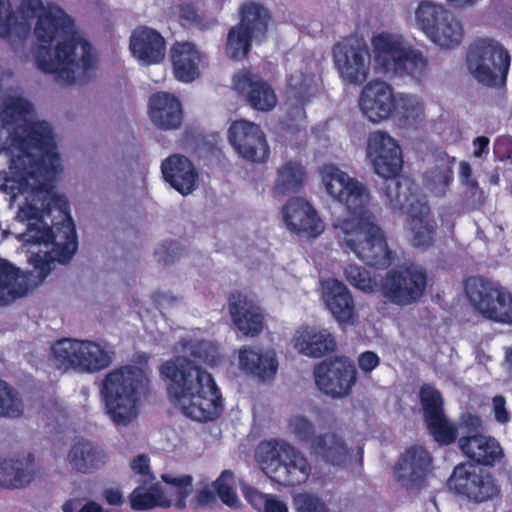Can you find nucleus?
<instances>
[{"label":"nucleus","mask_w":512,"mask_h":512,"mask_svg":"<svg viewBox=\"0 0 512 512\" xmlns=\"http://www.w3.org/2000/svg\"><path fill=\"white\" fill-rule=\"evenodd\" d=\"M379 363L378 355L372 351H365L358 357V366L365 373H370Z\"/></svg>","instance_id":"13d9d810"},{"label":"nucleus","mask_w":512,"mask_h":512,"mask_svg":"<svg viewBox=\"0 0 512 512\" xmlns=\"http://www.w3.org/2000/svg\"><path fill=\"white\" fill-rule=\"evenodd\" d=\"M288 85L289 92L301 102L308 100L317 90L315 77L307 65H301L289 75Z\"/></svg>","instance_id":"a18cd8bd"},{"label":"nucleus","mask_w":512,"mask_h":512,"mask_svg":"<svg viewBox=\"0 0 512 512\" xmlns=\"http://www.w3.org/2000/svg\"><path fill=\"white\" fill-rule=\"evenodd\" d=\"M459 180L462 186L467 185L469 182H477L472 178V168L466 161H462L459 164Z\"/></svg>","instance_id":"680f3d73"},{"label":"nucleus","mask_w":512,"mask_h":512,"mask_svg":"<svg viewBox=\"0 0 512 512\" xmlns=\"http://www.w3.org/2000/svg\"><path fill=\"white\" fill-rule=\"evenodd\" d=\"M233 483V473L229 470H225L210 486L204 485L199 489L196 496L197 504L201 507L210 505L215 502L216 495H218L226 505L237 507L238 498L233 490Z\"/></svg>","instance_id":"c9c22d12"},{"label":"nucleus","mask_w":512,"mask_h":512,"mask_svg":"<svg viewBox=\"0 0 512 512\" xmlns=\"http://www.w3.org/2000/svg\"><path fill=\"white\" fill-rule=\"evenodd\" d=\"M394 99L391 86L375 80L364 86L359 98V107L371 122L377 123L392 114Z\"/></svg>","instance_id":"aec40b11"},{"label":"nucleus","mask_w":512,"mask_h":512,"mask_svg":"<svg viewBox=\"0 0 512 512\" xmlns=\"http://www.w3.org/2000/svg\"><path fill=\"white\" fill-rule=\"evenodd\" d=\"M52 355L53 363L59 370L94 374L112 364L115 351L104 340L64 338L52 346Z\"/></svg>","instance_id":"6e6552de"},{"label":"nucleus","mask_w":512,"mask_h":512,"mask_svg":"<svg viewBox=\"0 0 512 512\" xmlns=\"http://www.w3.org/2000/svg\"><path fill=\"white\" fill-rule=\"evenodd\" d=\"M448 486L455 493L475 502L487 501L498 493L497 486L489 476L478 474L473 465L466 464L455 467Z\"/></svg>","instance_id":"6ab92c4d"},{"label":"nucleus","mask_w":512,"mask_h":512,"mask_svg":"<svg viewBox=\"0 0 512 512\" xmlns=\"http://www.w3.org/2000/svg\"><path fill=\"white\" fill-rule=\"evenodd\" d=\"M23 410L24 404L18 391L0 379V417L17 418Z\"/></svg>","instance_id":"49530a36"},{"label":"nucleus","mask_w":512,"mask_h":512,"mask_svg":"<svg viewBox=\"0 0 512 512\" xmlns=\"http://www.w3.org/2000/svg\"><path fill=\"white\" fill-rule=\"evenodd\" d=\"M347 281L365 293H372L377 288V282L370 273L356 265L348 266L345 271Z\"/></svg>","instance_id":"09e8293b"},{"label":"nucleus","mask_w":512,"mask_h":512,"mask_svg":"<svg viewBox=\"0 0 512 512\" xmlns=\"http://www.w3.org/2000/svg\"><path fill=\"white\" fill-rule=\"evenodd\" d=\"M489 145V139L485 136L477 137L474 140V146L476 147L474 150V156L475 157H481L485 150L488 148Z\"/></svg>","instance_id":"69168bd1"},{"label":"nucleus","mask_w":512,"mask_h":512,"mask_svg":"<svg viewBox=\"0 0 512 512\" xmlns=\"http://www.w3.org/2000/svg\"><path fill=\"white\" fill-rule=\"evenodd\" d=\"M39 11L33 30L39 43L34 53L37 67L67 85L92 79L97 70V57L74 19L59 5L44 4L41 0H21L18 6L20 15H34Z\"/></svg>","instance_id":"f03ea898"},{"label":"nucleus","mask_w":512,"mask_h":512,"mask_svg":"<svg viewBox=\"0 0 512 512\" xmlns=\"http://www.w3.org/2000/svg\"><path fill=\"white\" fill-rule=\"evenodd\" d=\"M391 115L401 127H414L423 120V101L416 95L396 94Z\"/></svg>","instance_id":"4c0bfd02"},{"label":"nucleus","mask_w":512,"mask_h":512,"mask_svg":"<svg viewBox=\"0 0 512 512\" xmlns=\"http://www.w3.org/2000/svg\"><path fill=\"white\" fill-rule=\"evenodd\" d=\"M130 503L134 510H149L156 506H172V501L167 499L163 488L158 483L147 485V482H144L143 485L132 492Z\"/></svg>","instance_id":"a19ab883"},{"label":"nucleus","mask_w":512,"mask_h":512,"mask_svg":"<svg viewBox=\"0 0 512 512\" xmlns=\"http://www.w3.org/2000/svg\"><path fill=\"white\" fill-rule=\"evenodd\" d=\"M170 56L179 81L189 83L199 77L202 58L194 44L177 42L171 47Z\"/></svg>","instance_id":"473e14b6"},{"label":"nucleus","mask_w":512,"mask_h":512,"mask_svg":"<svg viewBox=\"0 0 512 512\" xmlns=\"http://www.w3.org/2000/svg\"><path fill=\"white\" fill-rule=\"evenodd\" d=\"M262 512H288V508L283 501L271 495Z\"/></svg>","instance_id":"e2e57ef3"},{"label":"nucleus","mask_w":512,"mask_h":512,"mask_svg":"<svg viewBox=\"0 0 512 512\" xmlns=\"http://www.w3.org/2000/svg\"><path fill=\"white\" fill-rule=\"evenodd\" d=\"M107 452L97 443L85 438L75 439L67 452L71 468L83 474L98 471L108 462Z\"/></svg>","instance_id":"b1692460"},{"label":"nucleus","mask_w":512,"mask_h":512,"mask_svg":"<svg viewBox=\"0 0 512 512\" xmlns=\"http://www.w3.org/2000/svg\"><path fill=\"white\" fill-rule=\"evenodd\" d=\"M40 11L34 15H20L13 10L10 0H0V37L9 39L14 47L22 45L31 32V19L39 20Z\"/></svg>","instance_id":"c85d7f7f"},{"label":"nucleus","mask_w":512,"mask_h":512,"mask_svg":"<svg viewBox=\"0 0 512 512\" xmlns=\"http://www.w3.org/2000/svg\"><path fill=\"white\" fill-rule=\"evenodd\" d=\"M463 34L461 22L449 12L437 26L430 40L442 48H453L461 43Z\"/></svg>","instance_id":"37998d69"},{"label":"nucleus","mask_w":512,"mask_h":512,"mask_svg":"<svg viewBox=\"0 0 512 512\" xmlns=\"http://www.w3.org/2000/svg\"><path fill=\"white\" fill-rule=\"evenodd\" d=\"M321 176L328 194L345 205L351 214L338 226L344 247L369 266L389 267L394 253L370 211L371 196L366 186L334 165H325Z\"/></svg>","instance_id":"20e7f679"},{"label":"nucleus","mask_w":512,"mask_h":512,"mask_svg":"<svg viewBox=\"0 0 512 512\" xmlns=\"http://www.w3.org/2000/svg\"><path fill=\"white\" fill-rule=\"evenodd\" d=\"M283 217L287 228L296 233L316 236L324 229L317 211L308 201L300 197H293L287 201L283 208Z\"/></svg>","instance_id":"5701e85b"},{"label":"nucleus","mask_w":512,"mask_h":512,"mask_svg":"<svg viewBox=\"0 0 512 512\" xmlns=\"http://www.w3.org/2000/svg\"><path fill=\"white\" fill-rule=\"evenodd\" d=\"M367 157L370 159L374 171L385 178L383 196L387 182L392 179L402 180L408 177H398L402 169V154L397 141L383 131L372 132L367 140Z\"/></svg>","instance_id":"2eb2a0df"},{"label":"nucleus","mask_w":512,"mask_h":512,"mask_svg":"<svg viewBox=\"0 0 512 512\" xmlns=\"http://www.w3.org/2000/svg\"><path fill=\"white\" fill-rule=\"evenodd\" d=\"M334 66L347 84L361 85L370 75L371 53L366 41L351 36L336 43L332 49Z\"/></svg>","instance_id":"ddd939ff"},{"label":"nucleus","mask_w":512,"mask_h":512,"mask_svg":"<svg viewBox=\"0 0 512 512\" xmlns=\"http://www.w3.org/2000/svg\"><path fill=\"white\" fill-rule=\"evenodd\" d=\"M449 12L442 4L424 0L415 9V21L419 29L430 39Z\"/></svg>","instance_id":"79ce46f5"},{"label":"nucleus","mask_w":512,"mask_h":512,"mask_svg":"<svg viewBox=\"0 0 512 512\" xmlns=\"http://www.w3.org/2000/svg\"><path fill=\"white\" fill-rule=\"evenodd\" d=\"M463 197L470 208H478L485 201L484 192L479 188L478 182H469L463 186Z\"/></svg>","instance_id":"5fc2aeb1"},{"label":"nucleus","mask_w":512,"mask_h":512,"mask_svg":"<svg viewBox=\"0 0 512 512\" xmlns=\"http://www.w3.org/2000/svg\"><path fill=\"white\" fill-rule=\"evenodd\" d=\"M375 68L386 74L420 79L426 74L427 59L402 35L379 33L371 39Z\"/></svg>","instance_id":"0eeeda50"},{"label":"nucleus","mask_w":512,"mask_h":512,"mask_svg":"<svg viewBox=\"0 0 512 512\" xmlns=\"http://www.w3.org/2000/svg\"><path fill=\"white\" fill-rule=\"evenodd\" d=\"M181 250L179 244L175 241L162 243L155 251L157 261L164 265L174 263L180 256Z\"/></svg>","instance_id":"8fccbe9b"},{"label":"nucleus","mask_w":512,"mask_h":512,"mask_svg":"<svg viewBox=\"0 0 512 512\" xmlns=\"http://www.w3.org/2000/svg\"><path fill=\"white\" fill-rule=\"evenodd\" d=\"M317 387L327 395L341 398L346 396L356 380L353 363L345 357L323 361L314 370Z\"/></svg>","instance_id":"dca6fc26"},{"label":"nucleus","mask_w":512,"mask_h":512,"mask_svg":"<svg viewBox=\"0 0 512 512\" xmlns=\"http://www.w3.org/2000/svg\"><path fill=\"white\" fill-rule=\"evenodd\" d=\"M466 294L474 309L485 319L512 324V294L499 283L472 277L466 282Z\"/></svg>","instance_id":"9b49d317"},{"label":"nucleus","mask_w":512,"mask_h":512,"mask_svg":"<svg viewBox=\"0 0 512 512\" xmlns=\"http://www.w3.org/2000/svg\"><path fill=\"white\" fill-rule=\"evenodd\" d=\"M466 66L472 77L489 87H500L506 82L510 55L504 46L492 38L473 41L466 55Z\"/></svg>","instance_id":"1a4fd4ad"},{"label":"nucleus","mask_w":512,"mask_h":512,"mask_svg":"<svg viewBox=\"0 0 512 512\" xmlns=\"http://www.w3.org/2000/svg\"><path fill=\"white\" fill-rule=\"evenodd\" d=\"M148 114L151 122L161 130L178 129L182 123V105L168 92H158L149 99Z\"/></svg>","instance_id":"bb28decb"},{"label":"nucleus","mask_w":512,"mask_h":512,"mask_svg":"<svg viewBox=\"0 0 512 512\" xmlns=\"http://www.w3.org/2000/svg\"><path fill=\"white\" fill-rule=\"evenodd\" d=\"M411 179H392L385 188V203L395 211L408 214L410 241L413 246L428 248L434 241L436 223L428 204L415 193Z\"/></svg>","instance_id":"423d86ee"},{"label":"nucleus","mask_w":512,"mask_h":512,"mask_svg":"<svg viewBox=\"0 0 512 512\" xmlns=\"http://www.w3.org/2000/svg\"><path fill=\"white\" fill-rule=\"evenodd\" d=\"M426 280V272L421 266H399L389 270L381 279V292L393 304L409 305L422 296Z\"/></svg>","instance_id":"4468645a"},{"label":"nucleus","mask_w":512,"mask_h":512,"mask_svg":"<svg viewBox=\"0 0 512 512\" xmlns=\"http://www.w3.org/2000/svg\"><path fill=\"white\" fill-rule=\"evenodd\" d=\"M239 369L260 381L272 379L278 368L276 353L272 349L243 346L238 352Z\"/></svg>","instance_id":"393cba45"},{"label":"nucleus","mask_w":512,"mask_h":512,"mask_svg":"<svg viewBox=\"0 0 512 512\" xmlns=\"http://www.w3.org/2000/svg\"><path fill=\"white\" fill-rule=\"evenodd\" d=\"M147 385L145 371L134 365L116 368L105 375L100 392L106 414L115 425L127 426L136 419Z\"/></svg>","instance_id":"39448f33"},{"label":"nucleus","mask_w":512,"mask_h":512,"mask_svg":"<svg viewBox=\"0 0 512 512\" xmlns=\"http://www.w3.org/2000/svg\"><path fill=\"white\" fill-rule=\"evenodd\" d=\"M460 430L462 433L461 436H476L484 434L482 420L480 417L470 413L462 415Z\"/></svg>","instance_id":"864d4df0"},{"label":"nucleus","mask_w":512,"mask_h":512,"mask_svg":"<svg viewBox=\"0 0 512 512\" xmlns=\"http://www.w3.org/2000/svg\"><path fill=\"white\" fill-rule=\"evenodd\" d=\"M36 477L35 466L27 459H0V487L19 489Z\"/></svg>","instance_id":"f704fd0d"},{"label":"nucleus","mask_w":512,"mask_h":512,"mask_svg":"<svg viewBox=\"0 0 512 512\" xmlns=\"http://www.w3.org/2000/svg\"><path fill=\"white\" fill-rule=\"evenodd\" d=\"M335 340L326 329L304 327L296 331L294 347L302 354L320 358L335 349Z\"/></svg>","instance_id":"72a5a7b5"},{"label":"nucleus","mask_w":512,"mask_h":512,"mask_svg":"<svg viewBox=\"0 0 512 512\" xmlns=\"http://www.w3.org/2000/svg\"><path fill=\"white\" fill-rule=\"evenodd\" d=\"M305 177V168L300 163L287 161L277 170L274 192L281 196L296 193L303 186Z\"/></svg>","instance_id":"58836bf2"},{"label":"nucleus","mask_w":512,"mask_h":512,"mask_svg":"<svg viewBox=\"0 0 512 512\" xmlns=\"http://www.w3.org/2000/svg\"><path fill=\"white\" fill-rule=\"evenodd\" d=\"M0 127L11 141V174L31 190L17 213L21 221H28L18 239L45 248L31 251L34 269L28 272L0 258V306H5L38 287L55 262H69L77 250V236L68 200L52 185L62 170L53 126L38 117L34 103L21 90L8 88L0 92Z\"/></svg>","instance_id":"f257e3e1"},{"label":"nucleus","mask_w":512,"mask_h":512,"mask_svg":"<svg viewBox=\"0 0 512 512\" xmlns=\"http://www.w3.org/2000/svg\"><path fill=\"white\" fill-rule=\"evenodd\" d=\"M229 311L233 323L245 336L254 337L263 329V315L256 305L239 293L229 298Z\"/></svg>","instance_id":"c756f323"},{"label":"nucleus","mask_w":512,"mask_h":512,"mask_svg":"<svg viewBox=\"0 0 512 512\" xmlns=\"http://www.w3.org/2000/svg\"><path fill=\"white\" fill-rule=\"evenodd\" d=\"M421 403L428 429L440 444L448 445L455 441L458 429L443 412V399L439 391L430 385H423L420 390Z\"/></svg>","instance_id":"a211bd4d"},{"label":"nucleus","mask_w":512,"mask_h":512,"mask_svg":"<svg viewBox=\"0 0 512 512\" xmlns=\"http://www.w3.org/2000/svg\"><path fill=\"white\" fill-rule=\"evenodd\" d=\"M166 182L182 195L192 193L198 186V173L192 162L181 154H173L161 163Z\"/></svg>","instance_id":"a878e982"},{"label":"nucleus","mask_w":512,"mask_h":512,"mask_svg":"<svg viewBox=\"0 0 512 512\" xmlns=\"http://www.w3.org/2000/svg\"><path fill=\"white\" fill-rule=\"evenodd\" d=\"M130 50L141 64H158L165 57V41L154 29L138 28L130 37Z\"/></svg>","instance_id":"cd10ccee"},{"label":"nucleus","mask_w":512,"mask_h":512,"mask_svg":"<svg viewBox=\"0 0 512 512\" xmlns=\"http://www.w3.org/2000/svg\"><path fill=\"white\" fill-rule=\"evenodd\" d=\"M506 401L502 396H496L493 399V410L495 419L500 423H506L509 420V413L505 407Z\"/></svg>","instance_id":"052dcab7"},{"label":"nucleus","mask_w":512,"mask_h":512,"mask_svg":"<svg viewBox=\"0 0 512 512\" xmlns=\"http://www.w3.org/2000/svg\"><path fill=\"white\" fill-rule=\"evenodd\" d=\"M431 457L421 446L411 447L396 468L397 480L407 489L419 490L430 471Z\"/></svg>","instance_id":"412c9836"},{"label":"nucleus","mask_w":512,"mask_h":512,"mask_svg":"<svg viewBox=\"0 0 512 512\" xmlns=\"http://www.w3.org/2000/svg\"><path fill=\"white\" fill-rule=\"evenodd\" d=\"M270 15L268 10L257 3H246L241 7V21L232 27L227 35V54L234 59L245 57L252 40L265 37Z\"/></svg>","instance_id":"f8f14e48"},{"label":"nucleus","mask_w":512,"mask_h":512,"mask_svg":"<svg viewBox=\"0 0 512 512\" xmlns=\"http://www.w3.org/2000/svg\"><path fill=\"white\" fill-rule=\"evenodd\" d=\"M63 512H103V508L92 500L73 498L67 500L62 506Z\"/></svg>","instance_id":"3c124183"},{"label":"nucleus","mask_w":512,"mask_h":512,"mask_svg":"<svg viewBox=\"0 0 512 512\" xmlns=\"http://www.w3.org/2000/svg\"><path fill=\"white\" fill-rule=\"evenodd\" d=\"M298 512H328L327 507L319 498L302 494L296 498Z\"/></svg>","instance_id":"603ef678"},{"label":"nucleus","mask_w":512,"mask_h":512,"mask_svg":"<svg viewBox=\"0 0 512 512\" xmlns=\"http://www.w3.org/2000/svg\"><path fill=\"white\" fill-rule=\"evenodd\" d=\"M311 450L332 465H343L349 456V448L345 441L335 433L316 436L312 441Z\"/></svg>","instance_id":"e433bc0d"},{"label":"nucleus","mask_w":512,"mask_h":512,"mask_svg":"<svg viewBox=\"0 0 512 512\" xmlns=\"http://www.w3.org/2000/svg\"><path fill=\"white\" fill-rule=\"evenodd\" d=\"M323 297L327 307L340 323L352 324L355 307L350 292L344 284L335 279L323 283Z\"/></svg>","instance_id":"2f4dec72"},{"label":"nucleus","mask_w":512,"mask_h":512,"mask_svg":"<svg viewBox=\"0 0 512 512\" xmlns=\"http://www.w3.org/2000/svg\"><path fill=\"white\" fill-rule=\"evenodd\" d=\"M505 364L512 371V348L510 347L505 350Z\"/></svg>","instance_id":"774afa93"},{"label":"nucleus","mask_w":512,"mask_h":512,"mask_svg":"<svg viewBox=\"0 0 512 512\" xmlns=\"http://www.w3.org/2000/svg\"><path fill=\"white\" fill-rule=\"evenodd\" d=\"M242 491L246 500L259 512L267 506L271 495L263 494L260 491L242 484Z\"/></svg>","instance_id":"6e6d98bb"},{"label":"nucleus","mask_w":512,"mask_h":512,"mask_svg":"<svg viewBox=\"0 0 512 512\" xmlns=\"http://www.w3.org/2000/svg\"><path fill=\"white\" fill-rule=\"evenodd\" d=\"M265 473L278 483L294 485L305 481L310 473L306 458L290 443L273 439L259 446Z\"/></svg>","instance_id":"9d476101"},{"label":"nucleus","mask_w":512,"mask_h":512,"mask_svg":"<svg viewBox=\"0 0 512 512\" xmlns=\"http://www.w3.org/2000/svg\"><path fill=\"white\" fill-rule=\"evenodd\" d=\"M234 87L253 109L270 111L277 104L276 93L270 84L250 71L236 74Z\"/></svg>","instance_id":"4be33fe9"},{"label":"nucleus","mask_w":512,"mask_h":512,"mask_svg":"<svg viewBox=\"0 0 512 512\" xmlns=\"http://www.w3.org/2000/svg\"><path fill=\"white\" fill-rule=\"evenodd\" d=\"M161 478L166 484L163 491L167 499L172 501V505L183 509L186 506L185 500L192 491V477L189 475L162 474Z\"/></svg>","instance_id":"c03bdc74"},{"label":"nucleus","mask_w":512,"mask_h":512,"mask_svg":"<svg viewBox=\"0 0 512 512\" xmlns=\"http://www.w3.org/2000/svg\"><path fill=\"white\" fill-rule=\"evenodd\" d=\"M458 445L466 457L478 464L493 465L503 457L500 444L485 434L461 436Z\"/></svg>","instance_id":"7c9ffc66"},{"label":"nucleus","mask_w":512,"mask_h":512,"mask_svg":"<svg viewBox=\"0 0 512 512\" xmlns=\"http://www.w3.org/2000/svg\"><path fill=\"white\" fill-rule=\"evenodd\" d=\"M180 15L182 18L191 22H196L198 18L196 10L190 5L181 7Z\"/></svg>","instance_id":"338daca9"},{"label":"nucleus","mask_w":512,"mask_h":512,"mask_svg":"<svg viewBox=\"0 0 512 512\" xmlns=\"http://www.w3.org/2000/svg\"><path fill=\"white\" fill-rule=\"evenodd\" d=\"M231 145L243 159L261 163L269 156V146L259 125L241 119L232 122L228 130Z\"/></svg>","instance_id":"f3484780"},{"label":"nucleus","mask_w":512,"mask_h":512,"mask_svg":"<svg viewBox=\"0 0 512 512\" xmlns=\"http://www.w3.org/2000/svg\"><path fill=\"white\" fill-rule=\"evenodd\" d=\"M105 500L110 505L119 506L123 503V495L118 489H108L104 493Z\"/></svg>","instance_id":"0e129e2a"},{"label":"nucleus","mask_w":512,"mask_h":512,"mask_svg":"<svg viewBox=\"0 0 512 512\" xmlns=\"http://www.w3.org/2000/svg\"><path fill=\"white\" fill-rule=\"evenodd\" d=\"M288 431L299 441L310 443L316 438L315 424L302 414L292 415L288 420Z\"/></svg>","instance_id":"de8ad7c7"},{"label":"nucleus","mask_w":512,"mask_h":512,"mask_svg":"<svg viewBox=\"0 0 512 512\" xmlns=\"http://www.w3.org/2000/svg\"><path fill=\"white\" fill-rule=\"evenodd\" d=\"M175 349L181 355L160 366L169 397L185 416L200 422L213 420L222 410V399L211 374L200 364L216 363L217 346L210 341L182 340Z\"/></svg>","instance_id":"7ed1b4c3"},{"label":"nucleus","mask_w":512,"mask_h":512,"mask_svg":"<svg viewBox=\"0 0 512 512\" xmlns=\"http://www.w3.org/2000/svg\"><path fill=\"white\" fill-rule=\"evenodd\" d=\"M454 158L447 155L439 158L424 175V184L437 196H444L453 180Z\"/></svg>","instance_id":"ea45409f"},{"label":"nucleus","mask_w":512,"mask_h":512,"mask_svg":"<svg viewBox=\"0 0 512 512\" xmlns=\"http://www.w3.org/2000/svg\"><path fill=\"white\" fill-rule=\"evenodd\" d=\"M132 470L144 477L143 482L152 480L153 477L150 474L149 458L146 455H139L134 458L131 462Z\"/></svg>","instance_id":"4d7b16f0"},{"label":"nucleus","mask_w":512,"mask_h":512,"mask_svg":"<svg viewBox=\"0 0 512 512\" xmlns=\"http://www.w3.org/2000/svg\"><path fill=\"white\" fill-rule=\"evenodd\" d=\"M153 301L160 309H167L176 306L180 298L170 292L158 291L153 294Z\"/></svg>","instance_id":"bf43d9fd"}]
</instances>
